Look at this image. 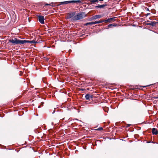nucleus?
Segmentation results:
<instances>
[{"mask_svg":"<svg viewBox=\"0 0 158 158\" xmlns=\"http://www.w3.org/2000/svg\"><path fill=\"white\" fill-rule=\"evenodd\" d=\"M39 21V22L42 24L44 23V18L43 16L41 15H38Z\"/></svg>","mask_w":158,"mask_h":158,"instance_id":"obj_5","label":"nucleus"},{"mask_svg":"<svg viewBox=\"0 0 158 158\" xmlns=\"http://www.w3.org/2000/svg\"><path fill=\"white\" fill-rule=\"evenodd\" d=\"M152 98L155 99H158V95L157 96H153L152 97Z\"/></svg>","mask_w":158,"mask_h":158,"instance_id":"obj_17","label":"nucleus"},{"mask_svg":"<svg viewBox=\"0 0 158 158\" xmlns=\"http://www.w3.org/2000/svg\"><path fill=\"white\" fill-rule=\"evenodd\" d=\"M146 11H149V9L148 8H146Z\"/></svg>","mask_w":158,"mask_h":158,"instance_id":"obj_22","label":"nucleus"},{"mask_svg":"<svg viewBox=\"0 0 158 158\" xmlns=\"http://www.w3.org/2000/svg\"><path fill=\"white\" fill-rule=\"evenodd\" d=\"M84 13L82 12L79 13L77 15L73 17L72 19V20L74 21H76L81 19L85 17L84 16Z\"/></svg>","mask_w":158,"mask_h":158,"instance_id":"obj_2","label":"nucleus"},{"mask_svg":"<svg viewBox=\"0 0 158 158\" xmlns=\"http://www.w3.org/2000/svg\"><path fill=\"white\" fill-rule=\"evenodd\" d=\"M102 16L100 15H96L92 16L90 18V20H95L96 19L101 18Z\"/></svg>","mask_w":158,"mask_h":158,"instance_id":"obj_6","label":"nucleus"},{"mask_svg":"<svg viewBox=\"0 0 158 158\" xmlns=\"http://www.w3.org/2000/svg\"><path fill=\"white\" fill-rule=\"evenodd\" d=\"M99 0V1H103L104 0Z\"/></svg>","mask_w":158,"mask_h":158,"instance_id":"obj_28","label":"nucleus"},{"mask_svg":"<svg viewBox=\"0 0 158 158\" xmlns=\"http://www.w3.org/2000/svg\"><path fill=\"white\" fill-rule=\"evenodd\" d=\"M107 6L106 4H103V5H98L96 6H95L96 8H103L105 6Z\"/></svg>","mask_w":158,"mask_h":158,"instance_id":"obj_12","label":"nucleus"},{"mask_svg":"<svg viewBox=\"0 0 158 158\" xmlns=\"http://www.w3.org/2000/svg\"><path fill=\"white\" fill-rule=\"evenodd\" d=\"M104 111H105V112H108V110H104Z\"/></svg>","mask_w":158,"mask_h":158,"instance_id":"obj_26","label":"nucleus"},{"mask_svg":"<svg viewBox=\"0 0 158 158\" xmlns=\"http://www.w3.org/2000/svg\"><path fill=\"white\" fill-rule=\"evenodd\" d=\"M53 3H52V5H50V6H52L54 7V6H55V5H53Z\"/></svg>","mask_w":158,"mask_h":158,"instance_id":"obj_21","label":"nucleus"},{"mask_svg":"<svg viewBox=\"0 0 158 158\" xmlns=\"http://www.w3.org/2000/svg\"><path fill=\"white\" fill-rule=\"evenodd\" d=\"M9 42L12 44V45H15L18 44H24L25 43H28L30 44L33 43H37V42L34 40H20L15 38L12 40L10 39L8 40Z\"/></svg>","mask_w":158,"mask_h":158,"instance_id":"obj_1","label":"nucleus"},{"mask_svg":"<svg viewBox=\"0 0 158 158\" xmlns=\"http://www.w3.org/2000/svg\"><path fill=\"white\" fill-rule=\"evenodd\" d=\"M75 13L74 12H73L72 13L69 14V15L68 17V19L71 18L72 19L73 17L75 16L74 15H75Z\"/></svg>","mask_w":158,"mask_h":158,"instance_id":"obj_10","label":"nucleus"},{"mask_svg":"<svg viewBox=\"0 0 158 158\" xmlns=\"http://www.w3.org/2000/svg\"><path fill=\"white\" fill-rule=\"evenodd\" d=\"M90 1L92 3H94L95 2H98V0H90Z\"/></svg>","mask_w":158,"mask_h":158,"instance_id":"obj_15","label":"nucleus"},{"mask_svg":"<svg viewBox=\"0 0 158 158\" xmlns=\"http://www.w3.org/2000/svg\"><path fill=\"white\" fill-rule=\"evenodd\" d=\"M85 90V89H80V90L83 91V90Z\"/></svg>","mask_w":158,"mask_h":158,"instance_id":"obj_24","label":"nucleus"},{"mask_svg":"<svg viewBox=\"0 0 158 158\" xmlns=\"http://www.w3.org/2000/svg\"><path fill=\"white\" fill-rule=\"evenodd\" d=\"M38 107V108H40V106H39Z\"/></svg>","mask_w":158,"mask_h":158,"instance_id":"obj_30","label":"nucleus"},{"mask_svg":"<svg viewBox=\"0 0 158 158\" xmlns=\"http://www.w3.org/2000/svg\"><path fill=\"white\" fill-rule=\"evenodd\" d=\"M146 22V25H151L153 27L154 26L156 23H158V22L150 21L149 20H147Z\"/></svg>","mask_w":158,"mask_h":158,"instance_id":"obj_3","label":"nucleus"},{"mask_svg":"<svg viewBox=\"0 0 158 158\" xmlns=\"http://www.w3.org/2000/svg\"><path fill=\"white\" fill-rule=\"evenodd\" d=\"M70 3H81V0H72L69 1Z\"/></svg>","mask_w":158,"mask_h":158,"instance_id":"obj_11","label":"nucleus"},{"mask_svg":"<svg viewBox=\"0 0 158 158\" xmlns=\"http://www.w3.org/2000/svg\"><path fill=\"white\" fill-rule=\"evenodd\" d=\"M103 22V21L102 20H99L98 21H95V22H89L85 24V26H87L89 25H92V24H94L97 23H100Z\"/></svg>","mask_w":158,"mask_h":158,"instance_id":"obj_4","label":"nucleus"},{"mask_svg":"<svg viewBox=\"0 0 158 158\" xmlns=\"http://www.w3.org/2000/svg\"><path fill=\"white\" fill-rule=\"evenodd\" d=\"M153 85V84H150V85H147L145 86H143L142 87H146L150 86V85Z\"/></svg>","mask_w":158,"mask_h":158,"instance_id":"obj_18","label":"nucleus"},{"mask_svg":"<svg viewBox=\"0 0 158 158\" xmlns=\"http://www.w3.org/2000/svg\"><path fill=\"white\" fill-rule=\"evenodd\" d=\"M68 3H70L69 1H66L60 2V4L59 5H61L63 4H66Z\"/></svg>","mask_w":158,"mask_h":158,"instance_id":"obj_13","label":"nucleus"},{"mask_svg":"<svg viewBox=\"0 0 158 158\" xmlns=\"http://www.w3.org/2000/svg\"><path fill=\"white\" fill-rule=\"evenodd\" d=\"M152 133L153 135H156L157 134L158 131L156 129L153 128L152 129Z\"/></svg>","mask_w":158,"mask_h":158,"instance_id":"obj_9","label":"nucleus"},{"mask_svg":"<svg viewBox=\"0 0 158 158\" xmlns=\"http://www.w3.org/2000/svg\"><path fill=\"white\" fill-rule=\"evenodd\" d=\"M131 125V124H127V127H130Z\"/></svg>","mask_w":158,"mask_h":158,"instance_id":"obj_19","label":"nucleus"},{"mask_svg":"<svg viewBox=\"0 0 158 158\" xmlns=\"http://www.w3.org/2000/svg\"><path fill=\"white\" fill-rule=\"evenodd\" d=\"M103 129V128L102 127H99L98 128L96 129V130L97 131H100L102 130Z\"/></svg>","mask_w":158,"mask_h":158,"instance_id":"obj_16","label":"nucleus"},{"mask_svg":"<svg viewBox=\"0 0 158 158\" xmlns=\"http://www.w3.org/2000/svg\"><path fill=\"white\" fill-rule=\"evenodd\" d=\"M44 103L43 102H42L41 103V105H42L43 106V104H44Z\"/></svg>","mask_w":158,"mask_h":158,"instance_id":"obj_23","label":"nucleus"},{"mask_svg":"<svg viewBox=\"0 0 158 158\" xmlns=\"http://www.w3.org/2000/svg\"><path fill=\"white\" fill-rule=\"evenodd\" d=\"M117 24H115L114 23H112V24H110L108 26V28H110V27H111V26H114V27H115V26H117Z\"/></svg>","mask_w":158,"mask_h":158,"instance_id":"obj_14","label":"nucleus"},{"mask_svg":"<svg viewBox=\"0 0 158 158\" xmlns=\"http://www.w3.org/2000/svg\"><path fill=\"white\" fill-rule=\"evenodd\" d=\"M151 141H149V142H147V143H151Z\"/></svg>","mask_w":158,"mask_h":158,"instance_id":"obj_27","label":"nucleus"},{"mask_svg":"<svg viewBox=\"0 0 158 158\" xmlns=\"http://www.w3.org/2000/svg\"><path fill=\"white\" fill-rule=\"evenodd\" d=\"M85 97L86 99L89 100L90 98L92 99L93 96L92 95L88 94L85 95Z\"/></svg>","mask_w":158,"mask_h":158,"instance_id":"obj_8","label":"nucleus"},{"mask_svg":"<svg viewBox=\"0 0 158 158\" xmlns=\"http://www.w3.org/2000/svg\"><path fill=\"white\" fill-rule=\"evenodd\" d=\"M150 14H151L150 13H148V14H146L145 16H147L148 15H150Z\"/></svg>","mask_w":158,"mask_h":158,"instance_id":"obj_20","label":"nucleus"},{"mask_svg":"<svg viewBox=\"0 0 158 158\" xmlns=\"http://www.w3.org/2000/svg\"><path fill=\"white\" fill-rule=\"evenodd\" d=\"M53 122L52 123V125H53Z\"/></svg>","mask_w":158,"mask_h":158,"instance_id":"obj_29","label":"nucleus"},{"mask_svg":"<svg viewBox=\"0 0 158 158\" xmlns=\"http://www.w3.org/2000/svg\"><path fill=\"white\" fill-rule=\"evenodd\" d=\"M116 17H114L112 18H108L106 20H102V21H103V22H105V23H107V22H109L111 23V21L112 20H115V18Z\"/></svg>","mask_w":158,"mask_h":158,"instance_id":"obj_7","label":"nucleus"},{"mask_svg":"<svg viewBox=\"0 0 158 158\" xmlns=\"http://www.w3.org/2000/svg\"><path fill=\"white\" fill-rule=\"evenodd\" d=\"M45 5H46V6L51 5V4H48L47 3L45 4Z\"/></svg>","mask_w":158,"mask_h":158,"instance_id":"obj_25","label":"nucleus"}]
</instances>
